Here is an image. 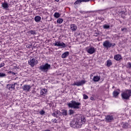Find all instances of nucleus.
<instances>
[{"label": "nucleus", "instance_id": "1a4fd4ad", "mask_svg": "<svg viewBox=\"0 0 131 131\" xmlns=\"http://www.w3.org/2000/svg\"><path fill=\"white\" fill-rule=\"evenodd\" d=\"M86 52L91 55L96 53V49L94 47H90L86 49Z\"/></svg>", "mask_w": 131, "mask_h": 131}, {"label": "nucleus", "instance_id": "6ab92c4d", "mask_svg": "<svg viewBox=\"0 0 131 131\" xmlns=\"http://www.w3.org/2000/svg\"><path fill=\"white\" fill-rule=\"evenodd\" d=\"M114 59L116 60V61H119L121 59V56L119 54H117L115 56Z\"/></svg>", "mask_w": 131, "mask_h": 131}, {"label": "nucleus", "instance_id": "4468645a", "mask_svg": "<svg viewBox=\"0 0 131 131\" xmlns=\"http://www.w3.org/2000/svg\"><path fill=\"white\" fill-rule=\"evenodd\" d=\"M70 28L72 31H75L77 29V26L75 24H72L70 25Z\"/></svg>", "mask_w": 131, "mask_h": 131}, {"label": "nucleus", "instance_id": "a19ab883", "mask_svg": "<svg viewBox=\"0 0 131 131\" xmlns=\"http://www.w3.org/2000/svg\"><path fill=\"white\" fill-rule=\"evenodd\" d=\"M91 76H93V74H91Z\"/></svg>", "mask_w": 131, "mask_h": 131}, {"label": "nucleus", "instance_id": "4be33fe9", "mask_svg": "<svg viewBox=\"0 0 131 131\" xmlns=\"http://www.w3.org/2000/svg\"><path fill=\"white\" fill-rule=\"evenodd\" d=\"M60 16H61V15H60V13L58 12H55L54 14L55 18H59Z\"/></svg>", "mask_w": 131, "mask_h": 131}, {"label": "nucleus", "instance_id": "39448f33", "mask_svg": "<svg viewBox=\"0 0 131 131\" xmlns=\"http://www.w3.org/2000/svg\"><path fill=\"white\" fill-rule=\"evenodd\" d=\"M51 65L46 63L45 65H42L39 67L40 70L41 71H48V70L50 69Z\"/></svg>", "mask_w": 131, "mask_h": 131}, {"label": "nucleus", "instance_id": "c85d7f7f", "mask_svg": "<svg viewBox=\"0 0 131 131\" xmlns=\"http://www.w3.org/2000/svg\"><path fill=\"white\" fill-rule=\"evenodd\" d=\"M81 121L82 123L83 124V123H84V122H85V118H84V117L81 118Z\"/></svg>", "mask_w": 131, "mask_h": 131}, {"label": "nucleus", "instance_id": "5701e85b", "mask_svg": "<svg viewBox=\"0 0 131 131\" xmlns=\"http://www.w3.org/2000/svg\"><path fill=\"white\" fill-rule=\"evenodd\" d=\"M57 23H58V24H61V23H63V19H62V18H58L57 20Z\"/></svg>", "mask_w": 131, "mask_h": 131}, {"label": "nucleus", "instance_id": "dca6fc26", "mask_svg": "<svg viewBox=\"0 0 131 131\" xmlns=\"http://www.w3.org/2000/svg\"><path fill=\"white\" fill-rule=\"evenodd\" d=\"M101 77L99 76H95L93 77V80L95 82H98L99 80H100Z\"/></svg>", "mask_w": 131, "mask_h": 131}, {"label": "nucleus", "instance_id": "aec40b11", "mask_svg": "<svg viewBox=\"0 0 131 131\" xmlns=\"http://www.w3.org/2000/svg\"><path fill=\"white\" fill-rule=\"evenodd\" d=\"M2 7H3L4 9H8L9 5L6 3H4L2 4Z\"/></svg>", "mask_w": 131, "mask_h": 131}, {"label": "nucleus", "instance_id": "c9c22d12", "mask_svg": "<svg viewBox=\"0 0 131 131\" xmlns=\"http://www.w3.org/2000/svg\"><path fill=\"white\" fill-rule=\"evenodd\" d=\"M121 31H126V28H122L121 29Z\"/></svg>", "mask_w": 131, "mask_h": 131}, {"label": "nucleus", "instance_id": "9b49d317", "mask_svg": "<svg viewBox=\"0 0 131 131\" xmlns=\"http://www.w3.org/2000/svg\"><path fill=\"white\" fill-rule=\"evenodd\" d=\"M22 89L23 91H25V92H29L30 89H31V85L26 84L22 87Z\"/></svg>", "mask_w": 131, "mask_h": 131}, {"label": "nucleus", "instance_id": "0eeeda50", "mask_svg": "<svg viewBox=\"0 0 131 131\" xmlns=\"http://www.w3.org/2000/svg\"><path fill=\"white\" fill-rule=\"evenodd\" d=\"M84 83H85V81L82 80L80 81L74 82V83L72 84V85H77V86H80L81 85H83Z\"/></svg>", "mask_w": 131, "mask_h": 131}, {"label": "nucleus", "instance_id": "58836bf2", "mask_svg": "<svg viewBox=\"0 0 131 131\" xmlns=\"http://www.w3.org/2000/svg\"><path fill=\"white\" fill-rule=\"evenodd\" d=\"M91 100H94V98L93 97H91Z\"/></svg>", "mask_w": 131, "mask_h": 131}, {"label": "nucleus", "instance_id": "f257e3e1", "mask_svg": "<svg viewBox=\"0 0 131 131\" xmlns=\"http://www.w3.org/2000/svg\"><path fill=\"white\" fill-rule=\"evenodd\" d=\"M69 108H73V109H79V106L81 105L80 102L75 101H71V102L68 103Z\"/></svg>", "mask_w": 131, "mask_h": 131}, {"label": "nucleus", "instance_id": "37998d69", "mask_svg": "<svg viewBox=\"0 0 131 131\" xmlns=\"http://www.w3.org/2000/svg\"><path fill=\"white\" fill-rule=\"evenodd\" d=\"M0 60H1V57H0Z\"/></svg>", "mask_w": 131, "mask_h": 131}, {"label": "nucleus", "instance_id": "bb28decb", "mask_svg": "<svg viewBox=\"0 0 131 131\" xmlns=\"http://www.w3.org/2000/svg\"><path fill=\"white\" fill-rule=\"evenodd\" d=\"M103 27L104 29H109V28H110V26L107 25H104Z\"/></svg>", "mask_w": 131, "mask_h": 131}, {"label": "nucleus", "instance_id": "9d476101", "mask_svg": "<svg viewBox=\"0 0 131 131\" xmlns=\"http://www.w3.org/2000/svg\"><path fill=\"white\" fill-rule=\"evenodd\" d=\"M36 62H37V60H36L35 59L32 58V59H30L29 60L28 63L29 65H30V66H32V67H33L35 64H36Z\"/></svg>", "mask_w": 131, "mask_h": 131}, {"label": "nucleus", "instance_id": "6e6552de", "mask_svg": "<svg viewBox=\"0 0 131 131\" xmlns=\"http://www.w3.org/2000/svg\"><path fill=\"white\" fill-rule=\"evenodd\" d=\"M113 120H114V117H113V116L107 115V116H105L106 122H111Z\"/></svg>", "mask_w": 131, "mask_h": 131}, {"label": "nucleus", "instance_id": "423d86ee", "mask_svg": "<svg viewBox=\"0 0 131 131\" xmlns=\"http://www.w3.org/2000/svg\"><path fill=\"white\" fill-rule=\"evenodd\" d=\"M53 45L56 47H62V48H66V44L64 42H61L60 41H56L55 43H53Z\"/></svg>", "mask_w": 131, "mask_h": 131}, {"label": "nucleus", "instance_id": "4c0bfd02", "mask_svg": "<svg viewBox=\"0 0 131 131\" xmlns=\"http://www.w3.org/2000/svg\"><path fill=\"white\" fill-rule=\"evenodd\" d=\"M16 84H17V83H15L13 85H14V86H15V85H16Z\"/></svg>", "mask_w": 131, "mask_h": 131}, {"label": "nucleus", "instance_id": "ddd939ff", "mask_svg": "<svg viewBox=\"0 0 131 131\" xmlns=\"http://www.w3.org/2000/svg\"><path fill=\"white\" fill-rule=\"evenodd\" d=\"M91 0H77L75 2V5H77L78 4H80L81 3H88V2H90Z\"/></svg>", "mask_w": 131, "mask_h": 131}, {"label": "nucleus", "instance_id": "b1692460", "mask_svg": "<svg viewBox=\"0 0 131 131\" xmlns=\"http://www.w3.org/2000/svg\"><path fill=\"white\" fill-rule=\"evenodd\" d=\"M112 65V62H111V60H108L107 61V66L109 67V66H111Z\"/></svg>", "mask_w": 131, "mask_h": 131}, {"label": "nucleus", "instance_id": "c756f323", "mask_svg": "<svg viewBox=\"0 0 131 131\" xmlns=\"http://www.w3.org/2000/svg\"><path fill=\"white\" fill-rule=\"evenodd\" d=\"M5 76H6V74L3 73H0V77H5Z\"/></svg>", "mask_w": 131, "mask_h": 131}, {"label": "nucleus", "instance_id": "7ed1b4c3", "mask_svg": "<svg viewBox=\"0 0 131 131\" xmlns=\"http://www.w3.org/2000/svg\"><path fill=\"white\" fill-rule=\"evenodd\" d=\"M122 98L124 99L125 100H128L129 99V97L131 96V90H127L126 92H123L121 94Z\"/></svg>", "mask_w": 131, "mask_h": 131}, {"label": "nucleus", "instance_id": "a211bd4d", "mask_svg": "<svg viewBox=\"0 0 131 131\" xmlns=\"http://www.w3.org/2000/svg\"><path fill=\"white\" fill-rule=\"evenodd\" d=\"M7 89H8V90H10L11 89H12V90H15V85L12 84H7Z\"/></svg>", "mask_w": 131, "mask_h": 131}, {"label": "nucleus", "instance_id": "473e14b6", "mask_svg": "<svg viewBox=\"0 0 131 131\" xmlns=\"http://www.w3.org/2000/svg\"><path fill=\"white\" fill-rule=\"evenodd\" d=\"M45 112L44 111H41L39 112V114H40V115H43V114H45Z\"/></svg>", "mask_w": 131, "mask_h": 131}, {"label": "nucleus", "instance_id": "393cba45", "mask_svg": "<svg viewBox=\"0 0 131 131\" xmlns=\"http://www.w3.org/2000/svg\"><path fill=\"white\" fill-rule=\"evenodd\" d=\"M114 97H117L119 95V93L117 91H114L113 92Z\"/></svg>", "mask_w": 131, "mask_h": 131}, {"label": "nucleus", "instance_id": "f704fd0d", "mask_svg": "<svg viewBox=\"0 0 131 131\" xmlns=\"http://www.w3.org/2000/svg\"><path fill=\"white\" fill-rule=\"evenodd\" d=\"M5 66V63H1L0 64V68H2V67H4Z\"/></svg>", "mask_w": 131, "mask_h": 131}, {"label": "nucleus", "instance_id": "a878e982", "mask_svg": "<svg viewBox=\"0 0 131 131\" xmlns=\"http://www.w3.org/2000/svg\"><path fill=\"white\" fill-rule=\"evenodd\" d=\"M61 114H62L63 115H64V116H66L67 115V111L63 110L61 113Z\"/></svg>", "mask_w": 131, "mask_h": 131}, {"label": "nucleus", "instance_id": "f03ea898", "mask_svg": "<svg viewBox=\"0 0 131 131\" xmlns=\"http://www.w3.org/2000/svg\"><path fill=\"white\" fill-rule=\"evenodd\" d=\"M70 125L72 127H74V128H77L78 127H80L81 123L77 121V120H74L71 122Z\"/></svg>", "mask_w": 131, "mask_h": 131}, {"label": "nucleus", "instance_id": "2eb2a0df", "mask_svg": "<svg viewBox=\"0 0 131 131\" xmlns=\"http://www.w3.org/2000/svg\"><path fill=\"white\" fill-rule=\"evenodd\" d=\"M47 89H41L40 92V95L42 96H46V94H47Z\"/></svg>", "mask_w": 131, "mask_h": 131}, {"label": "nucleus", "instance_id": "f8f14e48", "mask_svg": "<svg viewBox=\"0 0 131 131\" xmlns=\"http://www.w3.org/2000/svg\"><path fill=\"white\" fill-rule=\"evenodd\" d=\"M61 115V112L59 111H54L52 113V116H54V117H57V118H59V116Z\"/></svg>", "mask_w": 131, "mask_h": 131}, {"label": "nucleus", "instance_id": "72a5a7b5", "mask_svg": "<svg viewBox=\"0 0 131 131\" xmlns=\"http://www.w3.org/2000/svg\"><path fill=\"white\" fill-rule=\"evenodd\" d=\"M53 122H55V123H57L58 122H60V121L57 120V119H55L54 121H53Z\"/></svg>", "mask_w": 131, "mask_h": 131}, {"label": "nucleus", "instance_id": "f3484780", "mask_svg": "<svg viewBox=\"0 0 131 131\" xmlns=\"http://www.w3.org/2000/svg\"><path fill=\"white\" fill-rule=\"evenodd\" d=\"M68 56H69V52H66L64 53H63L61 55V58H67V57H68Z\"/></svg>", "mask_w": 131, "mask_h": 131}, {"label": "nucleus", "instance_id": "20e7f679", "mask_svg": "<svg viewBox=\"0 0 131 131\" xmlns=\"http://www.w3.org/2000/svg\"><path fill=\"white\" fill-rule=\"evenodd\" d=\"M103 46L104 48L108 49L109 48H111V47H114V46H115V43H112L110 42L109 40H105L103 42Z\"/></svg>", "mask_w": 131, "mask_h": 131}, {"label": "nucleus", "instance_id": "79ce46f5", "mask_svg": "<svg viewBox=\"0 0 131 131\" xmlns=\"http://www.w3.org/2000/svg\"><path fill=\"white\" fill-rule=\"evenodd\" d=\"M58 119H59V120H60V119H61V118H59Z\"/></svg>", "mask_w": 131, "mask_h": 131}, {"label": "nucleus", "instance_id": "2f4dec72", "mask_svg": "<svg viewBox=\"0 0 131 131\" xmlns=\"http://www.w3.org/2000/svg\"><path fill=\"white\" fill-rule=\"evenodd\" d=\"M30 33H31V34H33L34 35L36 34V33H35V31H30Z\"/></svg>", "mask_w": 131, "mask_h": 131}, {"label": "nucleus", "instance_id": "e433bc0d", "mask_svg": "<svg viewBox=\"0 0 131 131\" xmlns=\"http://www.w3.org/2000/svg\"><path fill=\"white\" fill-rule=\"evenodd\" d=\"M128 68H131V63H129H129H128Z\"/></svg>", "mask_w": 131, "mask_h": 131}, {"label": "nucleus", "instance_id": "412c9836", "mask_svg": "<svg viewBox=\"0 0 131 131\" xmlns=\"http://www.w3.org/2000/svg\"><path fill=\"white\" fill-rule=\"evenodd\" d=\"M35 21L36 22H39V21H40V19H41V18L40 17V16H37L35 17Z\"/></svg>", "mask_w": 131, "mask_h": 131}, {"label": "nucleus", "instance_id": "cd10ccee", "mask_svg": "<svg viewBox=\"0 0 131 131\" xmlns=\"http://www.w3.org/2000/svg\"><path fill=\"white\" fill-rule=\"evenodd\" d=\"M69 113L70 115H72V114H74V111L72 110H70L69 111Z\"/></svg>", "mask_w": 131, "mask_h": 131}, {"label": "nucleus", "instance_id": "7c9ffc66", "mask_svg": "<svg viewBox=\"0 0 131 131\" xmlns=\"http://www.w3.org/2000/svg\"><path fill=\"white\" fill-rule=\"evenodd\" d=\"M83 99H84V100H86L87 99H89V96H88V95H86L85 94H83Z\"/></svg>", "mask_w": 131, "mask_h": 131}, {"label": "nucleus", "instance_id": "ea45409f", "mask_svg": "<svg viewBox=\"0 0 131 131\" xmlns=\"http://www.w3.org/2000/svg\"><path fill=\"white\" fill-rule=\"evenodd\" d=\"M55 1H56V2H59V0H55Z\"/></svg>", "mask_w": 131, "mask_h": 131}]
</instances>
